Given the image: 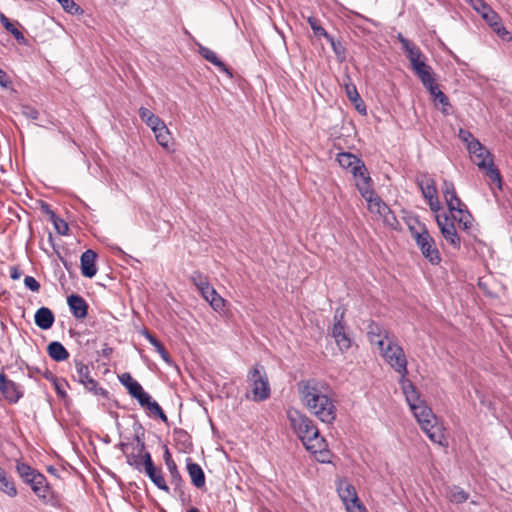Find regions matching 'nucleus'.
<instances>
[{"mask_svg": "<svg viewBox=\"0 0 512 512\" xmlns=\"http://www.w3.org/2000/svg\"><path fill=\"white\" fill-rule=\"evenodd\" d=\"M339 165L350 172L357 178V182L371 181L367 173V169L362 160L349 152H341L337 155Z\"/></svg>", "mask_w": 512, "mask_h": 512, "instance_id": "nucleus-10", "label": "nucleus"}, {"mask_svg": "<svg viewBox=\"0 0 512 512\" xmlns=\"http://www.w3.org/2000/svg\"><path fill=\"white\" fill-rule=\"evenodd\" d=\"M163 457H164V461H165V464L167 467L169 466L170 463H171V465L175 463V461L171 457V453L167 446H165Z\"/></svg>", "mask_w": 512, "mask_h": 512, "instance_id": "nucleus-61", "label": "nucleus"}, {"mask_svg": "<svg viewBox=\"0 0 512 512\" xmlns=\"http://www.w3.org/2000/svg\"><path fill=\"white\" fill-rule=\"evenodd\" d=\"M344 311L336 310L334 315V325L332 328V336L341 351L348 350L351 347V338L346 332V326L343 322Z\"/></svg>", "mask_w": 512, "mask_h": 512, "instance_id": "nucleus-14", "label": "nucleus"}, {"mask_svg": "<svg viewBox=\"0 0 512 512\" xmlns=\"http://www.w3.org/2000/svg\"><path fill=\"white\" fill-rule=\"evenodd\" d=\"M0 22L3 27L10 32L18 42H24L25 37L23 33L15 27V25L3 14L0 13Z\"/></svg>", "mask_w": 512, "mask_h": 512, "instance_id": "nucleus-35", "label": "nucleus"}, {"mask_svg": "<svg viewBox=\"0 0 512 512\" xmlns=\"http://www.w3.org/2000/svg\"><path fill=\"white\" fill-rule=\"evenodd\" d=\"M145 336L148 339V341L150 342V344L155 347L156 351L160 354L161 358L165 362L169 363L170 355L166 351L164 345L158 339H156L154 336H152L150 333H148L147 331H145Z\"/></svg>", "mask_w": 512, "mask_h": 512, "instance_id": "nucleus-39", "label": "nucleus"}, {"mask_svg": "<svg viewBox=\"0 0 512 512\" xmlns=\"http://www.w3.org/2000/svg\"><path fill=\"white\" fill-rule=\"evenodd\" d=\"M0 391L5 399L11 403H16L23 396L20 386L15 382L8 380L5 374L0 373Z\"/></svg>", "mask_w": 512, "mask_h": 512, "instance_id": "nucleus-17", "label": "nucleus"}, {"mask_svg": "<svg viewBox=\"0 0 512 512\" xmlns=\"http://www.w3.org/2000/svg\"><path fill=\"white\" fill-rule=\"evenodd\" d=\"M452 220L458 222L460 229L468 231L472 227L473 217L465 206L452 214Z\"/></svg>", "mask_w": 512, "mask_h": 512, "instance_id": "nucleus-29", "label": "nucleus"}, {"mask_svg": "<svg viewBox=\"0 0 512 512\" xmlns=\"http://www.w3.org/2000/svg\"><path fill=\"white\" fill-rule=\"evenodd\" d=\"M493 31L505 42L512 40V34L500 23H493Z\"/></svg>", "mask_w": 512, "mask_h": 512, "instance_id": "nucleus-47", "label": "nucleus"}, {"mask_svg": "<svg viewBox=\"0 0 512 512\" xmlns=\"http://www.w3.org/2000/svg\"><path fill=\"white\" fill-rule=\"evenodd\" d=\"M167 468L170 473L171 483L175 485V488H174L175 491H178L179 493L182 494L183 493V491H182L183 480H182L181 474L178 470L176 463H174L172 465L170 463Z\"/></svg>", "mask_w": 512, "mask_h": 512, "instance_id": "nucleus-37", "label": "nucleus"}, {"mask_svg": "<svg viewBox=\"0 0 512 512\" xmlns=\"http://www.w3.org/2000/svg\"><path fill=\"white\" fill-rule=\"evenodd\" d=\"M308 23L313 30L315 36H323L326 39H330V34L326 32V30L321 26L320 21L315 17H309Z\"/></svg>", "mask_w": 512, "mask_h": 512, "instance_id": "nucleus-43", "label": "nucleus"}, {"mask_svg": "<svg viewBox=\"0 0 512 512\" xmlns=\"http://www.w3.org/2000/svg\"><path fill=\"white\" fill-rule=\"evenodd\" d=\"M75 368L77 375L74 376L75 379L78 380L89 392H92L94 395L102 396L107 398L108 392L99 386L98 382L90 377L89 367L81 361L75 362Z\"/></svg>", "mask_w": 512, "mask_h": 512, "instance_id": "nucleus-12", "label": "nucleus"}, {"mask_svg": "<svg viewBox=\"0 0 512 512\" xmlns=\"http://www.w3.org/2000/svg\"><path fill=\"white\" fill-rule=\"evenodd\" d=\"M427 201H428V205H429L430 209L433 212H438L440 210L441 206H440V202L438 200L437 195Z\"/></svg>", "mask_w": 512, "mask_h": 512, "instance_id": "nucleus-58", "label": "nucleus"}, {"mask_svg": "<svg viewBox=\"0 0 512 512\" xmlns=\"http://www.w3.org/2000/svg\"><path fill=\"white\" fill-rule=\"evenodd\" d=\"M346 94L349 100L353 103L360 101V95L357 92V89L354 85H346L345 86Z\"/></svg>", "mask_w": 512, "mask_h": 512, "instance_id": "nucleus-52", "label": "nucleus"}, {"mask_svg": "<svg viewBox=\"0 0 512 512\" xmlns=\"http://www.w3.org/2000/svg\"><path fill=\"white\" fill-rule=\"evenodd\" d=\"M145 400L142 402H138L142 407H146L151 415L155 417H159L164 423L168 422L166 414L163 412L160 405L151 399V396L147 393L145 395Z\"/></svg>", "mask_w": 512, "mask_h": 512, "instance_id": "nucleus-31", "label": "nucleus"}, {"mask_svg": "<svg viewBox=\"0 0 512 512\" xmlns=\"http://www.w3.org/2000/svg\"><path fill=\"white\" fill-rule=\"evenodd\" d=\"M199 53L200 55L205 59L207 60L208 62L212 63L213 65H215L216 67H218L222 72H225L227 73L230 77H232V73L230 72V70L228 69V67L225 65L224 62H222L217 54L212 51L211 49L207 48V47H204V46H200L199 47Z\"/></svg>", "mask_w": 512, "mask_h": 512, "instance_id": "nucleus-28", "label": "nucleus"}, {"mask_svg": "<svg viewBox=\"0 0 512 512\" xmlns=\"http://www.w3.org/2000/svg\"><path fill=\"white\" fill-rule=\"evenodd\" d=\"M469 153L472 162L479 167L485 169L488 164H492L493 159L491 153L479 142L474 141L469 145Z\"/></svg>", "mask_w": 512, "mask_h": 512, "instance_id": "nucleus-16", "label": "nucleus"}, {"mask_svg": "<svg viewBox=\"0 0 512 512\" xmlns=\"http://www.w3.org/2000/svg\"><path fill=\"white\" fill-rule=\"evenodd\" d=\"M139 116L143 122L146 123L148 127H150L152 130L155 129L157 126L162 124V120L156 116L154 113H152L149 109L145 107H141L139 109Z\"/></svg>", "mask_w": 512, "mask_h": 512, "instance_id": "nucleus-33", "label": "nucleus"}, {"mask_svg": "<svg viewBox=\"0 0 512 512\" xmlns=\"http://www.w3.org/2000/svg\"><path fill=\"white\" fill-rule=\"evenodd\" d=\"M22 114L26 118L31 119V120H36L39 116L38 111L34 107L29 106V105L22 106Z\"/></svg>", "mask_w": 512, "mask_h": 512, "instance_id": "nucleus-55", "label": "nucleus"}, {"mask_svg": "<svg viewBox=\"0 0 512 512\" xmlns=\"http://www.w3.org/2000/svg\"><path fill=\"white\" fill-rule=\"evenodd\" d=\"M430 95L433 97L434 101H437L442 105V112L444 114H448V107H450L448 97L439 89V86L436 82L431 84L430 88H426Z\"/></svg>", "mask_w": 512, "mask_h": 512, "instance_id": "nucleus-32", "label": "nucleus"}, {"mask_svg": "<svg viewBox=\"0 0 512 512\" xmlns=\"http://www.w3.org/2000/svg\"><path fill=\"white\" fill-rule=\"evenodd\" d=\"M403 393L405 394L406 401L409 404L410 409L412 410V406H418L420 403H424L420 399V395L416 390V387L406 378H401Z\"/></svg>", "mask_w": 512, "mask_h": 512, "instance_id": "nucleus-26", "label": "nucleus"}, {"mask_svg": "<svg viewBox=\"0 0 512 512\" xmlns=\"http://www.w3.org/2000/svg\"><path fill=\"white\" fill-rule=\"evenodd\" d=\"M22 275V271L17 267V266H13L10 268V277L13 279V280H18Z\"/></svg>", "mask_w": 512, "mask_h": 512, "instance_id": "nucleus-59", "label": "nucleus"}, {"mask_svg": "<svg viewBox=\"0 0 512 512\" xmlns=\"http://www.w3.org/2000/svg\"><path fill=\"white\" fill-rule=\"evenodd\" d=\"M412 70L420 79L422 85L425 88H430L431 84L436 82L432 67L428 65L425 61L416 64V66H414Z\"/></svg>", "mask_w": 512, "mask_h": 512, "instance_id": "nucleus-23", "label": "nucleus"}, {"mask_svg": "<svg viewBox=\"0 0 512 512\" xmlns=\"http://www.w3.org/2000/svg\"><path fill=\"white\" fill-rule=\"evenodd\" d=\"M486 176L490 179L491 183L496 184L499 189L502 187V178L499 170L494 166V164H488L484 169Z\"/></svg>", "mask_w": 512, "mask_h": 512, "instance_id": "nucleus-41", "label": "nucleus"}, {"mask_svg": "<svg viewBox=\"0 0 512 512\" xmlns=\"http://www.w3.org/2000/svg\"><path fill=\"white\" fill-rule=\"evenodd\" d=\"M436 222L444 239L454 248L459 249L461 239L457 234L454 222L447 214L436 215Z\"/></svg>", "mask_w": 512, "mask_h": 512, "instance_id": "nucleus-15", "label": "nucleus"}, {"mask_svg": "<svg viewBox=\"0 0 512 512\" xmlns=\"http://www.w3.org/2000/svg\"><path fill=\"white\" fill-rule=\"evenodd\" d=\"M68 306L76 319H84L88 314V304L79 295L72 294L67 298Z\"/></svg>", "mask_w": 512, "mask_h": 512, "instance_id": "nucleus-22", "label": "nucleus"}, {"mask_svg": "<svg viewBox=\"0 0 512 512\" xmlns=\"http://www.w3.org/2000/svg\"><path fill=\"white\" fill-rule=\"evenodd\" d=\"M112 353H113V348L108 346L107 344H105L101 350V355L105 358H109Z\"/></svg>", "mask_w": 512, "mask_h": 512, "instance_id": "nucleus-63", "label": "nucleus"}, {"mask_svg": "<svg viewBox=\"0 0 512 512\" xmlns=\"http://www.w3.org/2000/svg\"><path fill=\"white\" fill-rule=\"evenodd\" d=\"M337 490L348 512H366L365 507L359 501L353 485L340 483Z\"/></svg>", "mask_w": 512, "mask_h": 512, "instance_id": "nucleus-13", "label": "nucleus"}, {"mask_svg": "<svg viewBox=\"0 0 512 512\" xmlns=\"http://www.w3.org/2000/svg\"><path fill=\"white\" fill-rule=\"evenodd\" d=\"M152 131L155 135V138H156L158 144L161 145L163 148L170 150V148L173 144L172 143L173 138H172V135H171L169 129L165 125V123L162 122L161 125L157 126Z\"/></svg>", "mask_w": 512, "mask_h": 512, "instance_id": "nucleus-27", "label": "nucleus"}, {"mask_svg": "<svg viewBox=\"0 0 512 512\" xmlns=\"http://www.w3.org/2000/svg\"><path fill=\"white\" fill-rule=\"evenodd\" d=\"M97 254L95 251L88 249L82 253L80 258L81 273L84 277L92 278L97 273L96 267Z\"/></svg>", "mask_w": 512, "mask_h": 512, "instance_id": "nucleus-21", "label": "nucleus"}, {"mask_svg": "<svg viewBox=\"0 0 512 512\" xmlns=\"http://www.w3.org/2000/svg\"><path fill=\"white\" fill-rule=\"evenodd\" d=\"M367 336L371 344L377 345L379 349L385 346V342L392 341L389 332L383 326L371 322L367 327Z\"/></svg>", "mask_w": 512, "mask_h": 512, "instance_id": "nucleus-18", "label": "nucleus"}, {"mask_svg": "<svg viewBox=\"0 0 512 512\" xmlns=\"http://www.w3.org/2000/svg\"><path fill=\"white\" fill-rule=\"evenodd\" d=\"M0 490L9 497H15L17 495L15 484L11 478L7 477V474L0 478Z\"/></svg>", "mask_w": 512, "mask_h": 512, "instance_id": "nucleus-40", "label": "nucleus"}, {"mask_svg": "<svg viewBox=\"0 0 512 512\" xmlns=\"http://www.w3.org/2000/svg\"><path fill=\"white\" fill-rule=\"evenodd\" d=\"M57 2L62 6L63 10L72 15L82 13V9L79 5L75 3L74 0H57Z\"/></svg>", "mask_w": 512, "mask_h": 512, "instance_id": "nucleus-44", "label": "nucleus"}, {"mask_svg": "<svg viewBox=\"0 0 512 512\" xmlns=\"http://www.w3.org/2000/svg\"><path fill=\"white\" fill-rule=\"evenodd\" d=\"M217 294V291L210 285L206 286L205 290L201 294V296L209 303L210 298L215 296Z\"/></svg>", "mask_w": 512, "mask_h": 512, "instance_id": "nucleus-57", "label": "nucleus"}, {"mask_svg": "<svg viewBox=\"0 0 512 512\" xmlns=\"http://www.w3.org/2000/svg\"><path fill=\"white\" fill-rule=\"evenodd\" d=\"M483 18L488 22V24L493 28V23H500L499 16L491 10L488 6L483 4Z\"/></svg>", "mask_w": 512, "mask_h": 512, "instance_id": "nucleus-48", "label": "nucleus"}, {"mask_svg": "<svg viewBox=\"0 0 512 512\" xmlns=\"http://www.w3.org/2000/svg\"><path fill=\"white\" fill-rule=\"evenodd\" d=\"M191 282L197 287L200 294L203 293L206 286H210L208 277L200 271H194L190 276Z\"/></svg>", "mask_w": 512, "mask_h": 512, "instance_id": "nucleus-38", "label": "nucleus"}, {"mask_svg": "<svg viewBox=\"0 0 512 512\" xmlns=\"http://www.w3.org/2000/svg\"><path fill=\"white\" fill-rule=\"evenodd\" d=\"M412 412L429 439L441 445L445 439L444 432L432 409L425 403H420L418 406H412Z\"/></svg>", "mask_w": 512, "mask_h": 512, "instance_id": "nucleus-4", "label": "nucleus"}, {"mask_svg": "<svg viewBox=\"0 0 512 512\" xmlns=\"http://www.w3.org/2000/svg\"><path fill=\"white\" fill-rule=\"evenodd\" d=\"M443 195H444V199L448 206L449 211L453 212V209H454L453 200H455L457 197L456 190H452L450 192H444Z\"/></svg>", "mask_w": 512, "mask_h": 512, "instance_id": "nucleus-56", "label": "nucleus"}, {"mask_svg": "<svg viewBox=\"0 0 512 512\" xmlns=\"http://www.w3.org/2000/svg\"><path fill=\"white\" fill-rule=\"evenodd\" d=\"M409 229L424 258L432 265L439 264L441 262L439 250L426 227L423 226L419 231L412 226H410Z\"/></svg>", "mask_w": 512, "mask_h": 512, "instance_id": "nucleus-5", "label": "nucleus"}, {"mask_svg": "<svg viewBox=\"0 0 512 512\" xmlns=\"http://www.w3.org/2000/svg\"><path fill=\"white\" fill-rule=\"evenodd\" d=\"M35 324L42 330H48L52 327L55 317L53 312L47 307L39 308L34 315Z\"/></svg>", "mask_w": 512, "mask_h": 512, "instance_id": "nucleus-25", "label": "nucleus"}, {"mask_svg": "<svg viewBox=\"0 0 512 512\" xmlns=\"http://www.w3.org/2000/svg\"><path fill=\"white\" fill-rule=\"evenodd\" d=\"M144 471L157 488L169 493L170 489L164 480L162 471L154 465L151 456L146 457V467Z\"/></svg>", "mask_w": 512, "mask_h": 512, "instance_id": "nucleus-19", "label": "nucleus"}, {"mask_svg": "<svg viewBox=\"0 0 512 512\" xmlns=\"http://www.w3.org/2000/svg\"><path fill=\"white\" fill-rule=\"evenodd\" d=\"M335 394L327 396V401L318 400L313 402V405L307 410L313 414L317 419L326 424H332L337 416Z\"/></svg>", "mask_w": 512, "mask_h": 512, "instance_id": "nucleus-9", "label": "nucleus"}, {"mask_svg": "<svg viewBox=\"0 0 512 512\" xmlns=\"http://www.w3.org/2000/svg\"><path fill=\"white\" fill-rule=\"evenodd\" d=\"M48 355L55 361L61 362L69 358V352L58 341L51 342L47 347Z\"/></svg>", "mask_w": 512, "mask_h": 512, "instance_id": "nucleus-30", "label": "nucleus"}, {"mask_svg": "<svg viewBox=\"0 0 512 512\" xmlns=\"http://www.w3.org/2000/svg\"><path fill=\"white\" fill-rule=\"evenodd\" d=\"M54 386H55L56 393L60 397H62V398L66 397V392L64 391L62 384L57 379L54 380Z\"/></svg>", "mask_w": 512, "mask_h": 512, "instance_id": "nucleus-60", "label": "nucleus"}, {"mask_svg": "<svg viewBox=\"0 0 512 512\" xmlns=\"http://www.w3.org/2000/svg\"><path fill=\"white\" fill-rule=\"evenodd\" d=\"M252 388L253 400L264 401L270 396V385L264 367L256 364L247 374Z\"/></svg>", "mask_w": 512, "mask_h": 512, "instance_id": "nucleus-6", "label": "nucleus"}, {"mask_svg": "<svg viewBox=\"0 0 512 512\" xmlns=\"http://www.w3.org/2000/svg\"><path fill=\"white\" fill-rule=\"evenodd\" d=\"M16 472L26 484L31 480V478H34V476L40 474L30 465L19 461L16 463Z\"/></svg>", "mask_w": 512, "mask_h": 512, "instance_id": "nucleus-34", "label": "nucleus"}, {"mask_svg": "<svg viewBox=\"0 0 512 512\" xmlns=\"http://www.w3.org/2000/svg\"><path fill=\"white\" fill-rule=\"evenodd\" d=\"M187 472L190 476L192 484L197 488L205 486V475L201 466L194 463L191 458H187Z\"/></svg>", "mask_w": 512, "mask_h": 512, "instance_id": "nucleus-24", "label": "nucleus"}, {"mask_svg": "<svg viewBox=\"0 0 512 512\" xmlns=\"http://www.w3.org/2000/svg\"><path fill=\"white\" fill-rule=\"evenodd\" d=\"M381 218L385 225L389 226L394 230H397L400 227L398 219L396 218L395 214L392 212L390 208L385 213L382 214Z\"/></svg>", "mask_w": 512, "mask_h": 512, "instance_id": "nucleus-45", "label": "nucleus"}, {"mask_svg": "<svg viewBox=\"0 0 512 512\" xmlns=\"http://www.w3.org/2000/svg\"><path fill=\"white\" fill-rule=\"evenodd\" d=\"M27 484L44 504L55 508L61 506V496L53 491L52 487L43 474L40 473L34 476V478H31Z\"/></svg>", "mask_w": 512, "mask_h": 512, "instance_id": "nucleus-7", "label": "nucleus"}, {"mask_svg": "<svg viewBox=\"0 0 512 512\" xmlns=\"http://www.w3.org/2000/svg\"><path fill=\"white\" fill-rule=\"evenodd\" d=\"M24 284L29 290L33 292H38L40 290L39 282L32 276H26L24 278Z\"/></svg>", "mask_w": 512, "mask_h": 512, "instance_id": "nucleus-54", "label": "nucleus"}, {"mask_svg": "<svg viewBox=\"0 0 512 512\" xmlns=\"http://www.w3.org/2000/svg\"><path fill=\"white\" fill-rule=\"evenodd\" d=\"M453 206H454V209H453V212H451L452 214L462 208H464L466 205L461 201V199L457 196L455 200H453Z\"/></svg>", "mask_w": 512, "mask_h": 512, "instance_id": "nucleus-62", "label": "nucleus"}, {"mask_svg": "<svg viewBox=\"0 0 512 512\" xmlns=\"http://www.w3.org/2000/svg\"><path fill=\"white\" fill-rule=\"evenodd\" d=\"M287 417L293 431L300 438L305 448L312 444L313 448L320 449L321 445H323V437L311 418L296 409L288 410Z\"/></svg>", "mask_w": 512, "mask_h": 512, "instance_id": "nucleus-1", "label": "nucleus"}, {"mask_svg": "<svg viewBox=\"0 0 512 512\" xmlns=\"http://www.w3.org/2000/svg\"><path fill=\"white\" fill-rule=\"evenodd\" d=\"M380 352L394 371L399 373L401 378L405 379L408 374L407 359L402 347L392 340L388 341V343L380 349Z\"/></svg>", "mask_w": 512, "mask_h": 512, "instance_id": "nucleus-8", "label": "nucleus"}, {"mask_svg": "<svg viewBox=\"0 0 512 512\" xmlns=\"http://www.w3.org/2000/svg\"><path fill=\"white\" fill-rule=\"evenodd\" d=\"M419 187L421 189L423 197L426 200L433 198L437 194L435 182L432 179L427 180L425 183H419Z\"/></svg>", "mask_w": 512, "mask_h": 512, "instance_id": "nucleus-42", "label": "nucleus"}, {"mask_svg": "<svg viewBox=\"0 0 512 512\" xmlns=\"http://www.w3.org/2000/svg\"><path fill=\"white\" fill-rule=\"evenodd\" d=\"M50 213L52 215L54 226H55V229L57 230V232L59 234L65 235L66 232L68 231L67 223L64 220L56 217V215L52 211H50Z\"/></svg>", "mask_w": 512, "mask_h": 512, "instance_id": "nucleus-50", "label": "nucleus"}, {"mask_svg": "<svg viewBox=\"0 0 512 512\" xmlns=\"http://www.w3.org/2000/svg\"><path fill=\"white\" fill-rule=\"evenodd\" d=\"M459 138L467 144V149L469 150V145L474 142L478 141L469 131L460 129L458 133Z\"/></svg>", "mask_w": 512, "mask_h": 512, "instance_id": "nucleus-53", "label": "nucleus"}, {"mask_svg": "<svg viewBox=\"0 0 512 512\" xmlns=\"http://www.w3.org/2000/svg\"><path fill=\"white\" fill-rule=\"evenodd\" d=\"M119 380L123 386L126 387L129 394L135 398L138 402H142L145 400V395L147 392L144 391L142 386L132 378V376L129 373H123Z\"/></svg>", "mask_w": 512, "mask_h": 512, "instance_id": "nucleus-20", "label": "nucleus"}, {"mask_svg": "<svg viewBox=\"0 0 512 512\" xmlns=\"http://www.w3.org/2000/svg\"><path fill=\"white\" fill-rule=\"evenodd\" d=\"M468 499V494L460 489V488H454L451 491L450 494V500L454 503H463Z\"/></svg>", "mask_w": 512, "mask_h": 512, "instance_id": "nucleus-49", "label": "nucleus"}, {"mask_svg": "<svg viewBox=\"0 0 512 512\" xmlns=\"http://www.w3.org/2000/svg\"><path fill=\"white\" fill-rule=\"evenodd\" d=\"M139 430H142V426L140 423L134 424V437L133 439L136 441V445L134 446L130 442L121 441L117 447L123 452L126 457V462L129 466L133 467L139 472H142L146 467V457L151 456V454L146 451V446L144 442V433L140 435L138 433Z\"/></svg>", "mask_w": 512, "mask_h": 512, "instance_id": "nucleus-2", "label": "nucleus"}, {"mask_svg": "<svg viewBox=\"0 0 512 512\" xmlns=\"http://www.w3.org/2000/svg\"><path fill=\"white\" fill-rule=\"evenodd\" d=\"M356 186L360 194L367 200L369 211L382 217V214L385 213L389 207L375 194L371 187V181L356 182Z\"/></svg>", "mask_w": 512, "mask_h": 512, "instance_id": "nucleus-11", "label": "nucleus"}, {"mask_svg": "<svg viewBox=\"0 0 512 512\" xmlns=\"http://www.w3.org/2000/svg\"><path fill=\"white\" fill-rule=\"evenodd\" d=\"M402 47H403L404 51L407 54L409 52V49H413L416 46L412 42H410L408 39H403L402 40Z\"/></svg>", "mask_w": 512, "mask_h": 512, "instance_id": "nucleus-64", "label": "nucleus"}, {"mask_svg": "<svg viewBox=\"0 0 512 512\" xmlns=\"http://www.w3.org/2000/svg\"><path fill=\"white\" fill-rule=\"evenodd\" d=\"M225 300L217 293L210 298L209 304L215 311H221L225 306Z\"/></svg>", "mask_w": 512, "mask_h": 512, "instance_id": "nucleus-51", "label": "nucleus"}, {"mask_svg": "<svg viewBox=\"0 0 512 512\" xmlns=\"http://www.w3.org/2000/svg\"><path fill=\"white\" fill-rule=\"evenodd\" d=\"M297 390L300 400L306 409L311 407L313 402H317L318 400H324L326 402L327 396L334 393L326 381L316 378L301 380L297 383Z\"/></svg>", "mask_w": 512, "mask_h": 512, "instance_id": "nucleus-3", "label": "nucleus"}, {"mask_svg": "<svg viewBox=\"0 0 512 512\" xmlns=\"http://www.w3.org/2000/svg\"><path fill=\"white\" fill-rule=\"evenodd\" d=\"M407 58L409 59L411 63V67L413 68L416 66V64L421 63L422 61H425V57L420 51L419 48L415 47L413 49H409V52L406 54Z\"/></svg>", "mask_w": 512, "mask_h": 512, "instance_id": "nucleus-46", "label": "nucleus"}, {"mask_svg": "<svg viewBox=\"0 0 512 512\" xmlns=\"http://www.w3.org/2000/svg\"><path fill=\"white\" fill-rule=\"evenodd\" d=\"M322 444L320 449H316L312 447V444L308 446L306 449L315 455L317 461L321 463L329 462V450L327 449V443L324 438H322Z\"/></svg>", "mask_w": 512, "mask_h": 512, "instance_id": "nucleus-36", "label": "nucleus"}]
</instances>
